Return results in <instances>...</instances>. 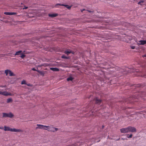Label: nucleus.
I'll use <instances>...</instances> for the list:
<instances>
[{
    "mask_svg": "<svg viewBox=\"0 0 146 146\" xmlns=\"http://www.w3.org/2000/svg\"><path fill=\"white\" fill-rule=\"evenodd\" d=\"M4 130L5 131H10L11 132H22L23 131V130L20 129H17L15 128H11L9 127L6 126H4Z\"/></svg>",
    "mask_w": 146,
    "mask_h": 146,
    "instance_id": "f257e3e1",
    "label": "nucleus"
},
{
    "mask_svg": "<svg viewBox=\"0 0 146 146\" xmlns=\"http://www.w3.org/2000/svg\"><path fill=\"white\" fill-rule=\"evenodd\" d=\"M46 130L51 132H55L58 130V129L56 128L53 127L52 126H46Z\"/></svg>",
    "mask_w": 146,
    "mask_h": 146,
    "instance_id": "f03ea898",
    "label": "nucleus"
},
{
    "mask_svg": "<svg viewBox=\"0 0 146 146\" xmlns=\"http://www.w3.org/2000/svg\"><path fill=\"white\" fill-rule=\"evenodd\" d=\"M2 117H9L11 118L13 117L14 116V115L11 112H9L7 113H2Z\"/></svg>",
    "mask_w": 146,
    "mask_h": 146,
    "instance_id": "7ed1b4c3",
    "label": "nucleus"
},
{
    "mask_svg": "<svg viewBox=\"0 0 146 146\" xmlns=\"http://www.w3.org/2000/svg\"><path fill=\"white\" fill-rule=\"evenodd\" d=\"M128 133L136 132V129L134 127L131 126H129L127 127Z\"/></svg>",
    "mask_w": 146,
    "mask_h": 146,
    "instance_id": "20e7f679",
    "label": "nucleus"
},
{
    "mask_svg": "<svg viewBox=\"0 0 146 146\" xmlns=\"http://www.w3.org/2000/svg\"><path fill=\"white\" fill-rule=\"evenodd\" d=\"M120 131L121 133H128L127 127L121 129H120Z\"/></svg>",
    "mask_w": 146,
    "mask_h": 146,
    "instance_id": "39448f33",
    "label": "nucleus"
},
{
    "mask_svg": "<svg viewBox=\"0 0 146 146\" xmlns=\"http://www.w3.org/2000/svg\"><path fill=\"white\" fill-rule=\"evenodd\" d=\"M0 94L2 95L5 96H11V94L7 92H1L0 91Z\"/></svg>",
    "mask_w": 146,
    "mask_h": 146,
    "instance_id": "423d86ee",
    "label": "nucleus"
},
{
    "mask_svg": "<svg viewBox=\"0 0 146 146\" xmlns=\"http://www.w3.org/2000/svg\"><path fill=\"white\" fill-rule=\"evenodd\" d=\"M37 126L36 128V129H45V128L46 127L45 125H42L37 124Z\"/></svg>",
    "mask_w": 146,
    "mask_h": 146,
    "instance_id": "0eeeda50",
    "label": "nucleus"
},
{
    "mask_svg": "<svg viewBox=\"0 0 146 146\" xmlns=\"http://www.w3.org/2000/svg\"><path fill=\"white\" fill-rule=\"evenodd\" d=\"M146 44V40H140L139 41V42L137 43V45H144Z\"/></svg>",
    "mask_w": 146,
    "mask_h": 146,
    "instance_id": "6e6552de",
    "label": "nucleus"
},
{
    "mask_svg": "<svg viewBox=\"0 0 146 146\" xmlns=\"http://www.w3.org/2000/svg\"><path fill=\"white\" fill-rule=\"evenodd\" d=\"M94 100L95 101L96 104H100L102 101L101 100L98 99L97 98H95L94 99Z\"/></svg>",
    "mask_w": 146,
    "mask_h": 146,
    "instance_id": "1a4fd4ad",
    "label": "nucleus"
},
{
    "mask_svg": "<svg viewBox=\"0 0 146 146\" xmlns=\"http://www.w3.org/2000/svg\"><path fill=\"white\" fill-rule=\"evenodd\" d=\"M58 5L64 6L69 9H70L71 8V6H70L68 5H64L63 4H57L56 5V6Z\"/></svg>",
    "mask_w": 146,
    "mask_h": 146,
    "instance_id": "9d476101",
    "label": "nucleus"
},
{
    "mask_svg": "<svg viewBox=\"0 0 146 146\" xmlns=\"http://www.w3.org/2000/svg\"><path fill=\"white\" fill-rule=\"evenodd\" d=\"M4 14L7 15H16V13L15 12H4Z\"/></svg>",
    "mask_w": 146,
    "mask_h": 146,
    "instance_id": "9b49d317",
    "label": "nucleus"
},
{
    "mask_svg": "<svg viewBox=\"0 0 146 146\" xmlns=\"http://www.w3.org/2000/svg\"><path fill=\"white\" fill-rule=\"evenodd\" d=\"M49 17H56L58 15V14L57 13H51L49 14L48 15Z\"/></svg>",
    "mask_w": 146,
    "mask_h": 146,
    "instance_id": "f8f14e48",
    "label": "nucleus"
},
{
    "mask_svg": "<svg viewBox=\"0 0 146 146\" xmlns=\"http://www.w3.org/2000/svg\"><path fill=\"white\" fill-rule=\"evenodd\" d=\"M50 69L54 71L58 72L59 71V69L56 68H50Z\"/></svg>",
    "mask_w": 146,
    "mask_h": 146,
    "instance_id": "ddd939ff",
    "label": "nucleus"
},
{
    "mask_svg": "<svg viewBox=\"0 0 146 146\" xmlns=\"http://www.w3.org/2000/svg\"><path fill=\"white\" fill-rule=\"evenodd\" d=\"M22 51L21 50H19L15 54V55H21L22 54Z\"/></svg>",
    "mask_w": 146,
    "mask_h": 146,
    "instance_id": "4468645a",
    "label": "nucleus"
},
{
    "mask_svg": "<svg viewBox=\"0 0 146 146\" xmlns=\"http://www.w3.org/2000/svg\"><path fill=\"white\" fill-rule=\"evenodd\" d=\"M9 74L10 76H13L15 75L13 72L10 70H9Z\"/></svg>",
    "mask_w": 146,
    "mask_h": 146,
    "instance_id": "2eb2a0df",
    "label": "nucleus"
},
{
    "mask_svg": "<svg viewBox=\"0 0 146 146\" xmlns=\"http://www.w3.org/2000/svg\"><path fill=\"white\" fill-rule=\"evenodd\" d=\"M12 99L11 98H9L7 99V103H9L12 102Z\"/></svg>",
    "mask_w": 146,
    "mask_h": 146,
    "instance_id": "dca6fc26",
    "label": "nucleus"
},
{
    "mask_svg": "<svg viewBox=\"0 0 146 146\" xmlns=\"http://www.w3.org/2000/svg\"><path fill=\"white\" fill-rule=\"evenodd\" d=\"M64 53H65L67 55H69L70 53H71V51H67V50H66L65 51V52H64Z\"/></svg>",
    "mask_w": 146,
    "mask_h": 146,
    "instance_id": "f3484780",
    "label": "nucleus"
},
{
    "mask_svg": "<svg viewBox=\"0 0 146 146\" xmlns=\"http://www.w3.org/2000/svg\"><path fill=\"white\" fill-rule=\"evenodd\" d=\"M73 78L71 77H70L68 78L67 79V81H72L73 79Z\"/></svg>",
    "mask_w": 146,
    "mask_h": 146,
    "instance_id": "a211bd4d",
    "label": "nucleus"
},
{
    "mask_svg": "<svg viewBox=\"0 0 146 146\" xmlns=\"http://www.w3.org/2000/svg\"><path fill=\"white\" fill-rule=\"evenodd\" d=\"M9 70H5V73L6 74V75H8V74L9 73Z\"/></svg>",
    "mask_w": 146,
    "mask_h": 146,
    "instance_id": "6ab92c4d",
    "label": "nucleus"
},
{
    "mask_svg": "<svg viewBox=\"0 0 146 146\" xmlns=\"http://www.w3.org/2000/svg\"><path fill=\"white\" fill-rule=\"evenodd\" d=\"M32 70L33 71H37L38 72H39V73H41V74L42 73V72L41 71H39V70H37L34 68H32Z\"/></svg>",
    "mask_w": 146,
    "mask_h": 146,
    "instance_id": "aec40b11",
    "label": "nucleus"
},
{
    "mask_svg": "<svg viewBox=\"0 0 146 146\" xmlns=\"http://www.w3.org/2000/svg\"><path fill=\"white\" fill-rule=\"evenodd\" d=\"M144 2V1L143 0L141 1L138 2V4L140 5H142L141 3H143Z\"/></svg>",
    "mask_w": 146,
    "mask_h": 146,
    "instance_id": "412c9836",
    "label": "nucleus"
},
{
    "mask_svg": "<svg viewBox=\"0 0 146 146\" xmlns=\"http://www.w3.org/2000/svg\"><path fill=\"white\" fill-rule=\"evenodd\" d=\"M132 134H130V135H129V134L127 135V137L128 138H130L132 137Z\"/></svg>",
    "mask_w": 146,
    "mask_h": 146,
    "instance_id": "4be33fe9",
    "label": "nucleus"
},
{
    "mask_svg": "<svg viewBox=\"0 0 146 146\" xmlns=\"http://www.w3.org/2000/svg\"><path fill=\"white\" fill-rule=\"evenodd\" d=\"M21 84H26V81L25 80H23L21 82Z\"/></svg>",
    "mask_w": 146,
    "mask_h": 146,
    "instance_id": "5701e85b",
    "label": "nucleus"
},
{
    "mask_svg": "<svg viewBox=\"0 0 146 146\" xmlns=\"http://www.w3.org/2000/svg\"><path fill=\"white\" fill-rule=\"evenodd\" d=\"M21 58H24L25 56V55L24 54H21Z\"/></svg>",
    "mask_w": 146,
    "mask_h": 146,
    "instance_id": "b1692460",
    "label": "nucleus"
},
{
    "mask_svg": "<svg viewBox=\"0 0 146 146\" xmlns=\"http://www.w3.org/2000/svg\"><path fill=\"white\" fill-rule=\"evenodd\" d=\"M62 58H64V59H67L68 58V57H67L66 56L63 55H62Z\"/></svg>",
    "mask_w": 146,
    "mask_h": 146,
    "instance_id": "393cba45",
    "label": "nucleus"
},
{
    "mask_svg": "<svg viewBox=\"0 0 146 146\" xmlns=\"http://www.w3.org/2000/svg\"><path fill=\"white\" fill-rule=\"evenodd\" d=\"M131 48L132 49H134L135 48V46H131Z\"/></svg>",
    "mask_w": 146,
    "mask_h": 146,
    "instance_id": "a878e982",
    "label": "nucleus"
},
{
    "mask_svg": "<svg viewBox=\"0 0 146 146\" xmlns=\"http://www.w3.org/2000/svg\"><path fill=\"white\" fill-rule=\"evenodd\" d=\"M121 140H127V138H122L121 139Z\"/></svg>",
    "mask_w": 146,
    "mask_h": 146,
    "instance_id": "bb28decb",
    "label": "nucleus"
},
{
    "mask_svg": "<svg viewBox=\"0 0 146 146\" xmlns=\"http://www.w3.org/2000/svg\"><path fill=\"white\" fill-rule=\"evenodd\" d=\"M28 86H31V85L30 84H26Z\"/></svg>",
    "mask_w": 146,
    "mask_h": 146,
    "instance_id": "cd10ccee",
    "label": "nucleus"
},
{
    "mask_svg": "<svg viewBox=\"0 0 146 146\" xmlns=\"http://www.w3.org/2000/svg\"><path fill=\"white\" fill-rule=\"evenodd\" d=\"M0 129H3V127H0Z\"/></svg>",
    "mask_w": 146,
    "mask_h": 146,
    "instance_id": "c85d7f7f",
    "label": "nucleus"
},
{
    "mask_svg": "<svg viewBox=\"0 0 146 146\" xmlns=\"http://www.w3.org/2000/svg\"><path fill=\"white\" fill-rule=\"evenodd\" d=\"M27 8H28V7H25L24 8H23V9H27Z\"/></svg>",
    "mask_w": 146,
    "mask_h": 146,
    "instance_id": "c756f323",
    "label": "nucleus"
},
{
    "mask_svg": "<svg viewBox=\"0 0 146 146\" xmlns=\"http://www.w3.org/2000/svg\"><path fill=\"white\" fill-rule=\"evenodd\" d=\"M89 12H93V11H90V10H88V11Z\"/></svg>",
    "mask_w": 146,
    "mask_h": 146,
    "instance_id": "7c9ffc66",
    "label": "nucleus"
},
{
    "mask_svg": "<svg viewBox=\"0 0 146 146\" xmlns=\"http://www.w3.org/2000/svg\"><path fill=\"white\" fill-rule=\"evenodd\" d=\"M84 10H85L84 9H82V10H81V12H83V11H84Z\"/></svg>",
    "mask_w": 146,
    "mask_h": 146,
    "instance_id": "2f4dec72",
    "label": "nucleus"
},
{
    "mask_svg": "<svg viewBox=\"0 0 146 146\" xmlns=\"http://www.w3.org/2000/svg\"><path fill=\"white\" fill-rule=\"evenodd\" d=\"M143 57H146V54H145L143 56Z\"/></svg>",
    "mask_w": 146,
    "mask_h": 146,
    "instance_id": "473e14b6",
    "label": "nucleus"
},
{
    "mask_svg": "<svg viewBox=\"0 0 146 146\" xmlns=\"http://www.w3.org/2000/svg\"><path fill=\"white\" fill-rule=\"evenodd\" d=\"M120 138H119V139H117V140H117V141H118V140H120Z\"/></svg>",
    "mask_w": 146,
    "mask_h": 146,
    "instance_id": "72a5a7b5",
    "label": "nucleus"
},
{
    "mask_svg": "<svg viewBox=\"0 0 146 146\" xmlns=\"http://www.w3.org/2000/svg\"><path fill=\"white\" fill-rule=\"evenodd\" d=\"M102 127L103 128L104 127V126L103 125L102 126Z\"/></svg>",
    "mask_w": 146,
    "mask_h": 146,
    "instance_id": "f704fd0d",
    "label": "nucleus"
}]
</instances>
